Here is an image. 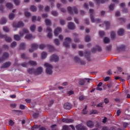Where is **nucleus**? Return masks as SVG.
<instances>
[{
    "mask_svg": "<svg viewBox=\"0 0 130 130\" xmlns=\"http://www.w3.org/2000/svg\"><path fill=\"white\" fill-rule=\"evenodd\" d=\"M44 68H46V73L47 75H52V73H53V71L52 69H53V67L52 65L48 62H45L44 64Z\"/></svg>",
    "mask_w": 130,
    "mask_h": 130,
    "instance_id": "1",
    "label": "nucleus"
},
{
    "mask_svg": "<svg viewBox=\"0 0 130 130\" xmlns=\"http://www.w3.org/2000/svg\"><path fill=\"white\" fill-rule=\"evenodd\" d=\"M42 72H43V68H42V67L38 68L37 70L33 69L28 70V73H29V74H35V75H40Z\"/></svg>",
    "mask_w": 130,
    "mask_h": 130,
    "instance_id": "2",
    "label": "nucleus"
},
{
    "mask_svg": "<svg viewBox=\"0 0 130 130\" xmlns=\"http://www.w3.org/2000/svg\"><path fill=\"white\" fill-rule=\"evenodd\" d=\"M30 10L32 12H36V11L37 10V9H36V7L34 6H32L30 7Z\"/></svg>",
    "mask_w": 130,
    "mask_h": 130,
    "instance_id": "32",
    "label": "nucleus"
},
{
    "mask_svg": "<svg viewBox=\"0 0 130 130\" xmlns=\"http://www.w3.org/2000/svg\"><path fill=\"white\" fill-rule=\"evenodd\" d=\"M9 122V125L13 126V125L14 124V121L12 120H10Z\"/></svg>",
    "mask_w": 130,
    "mask_h": 130,
    "instance_id": "48",
    "label": "nucleus"
},
{
    "mask_svg": "<svg viewBox=\"0 0 130 130\" xmlns=\"http://www.w3.org/2000/svg\"><path fill=\"white\" fill-rule=\"evenodd\" d=\"M87 106H86L85 108L83 109V110H82L83 114H87V111H86V110H87Z\"/></svg>",
    "mask_w": 130,
    "mask_h": 130,
    "instance_id": "36",
    "label": "nucleus"
},
{
    "mask_svg": "<svg viewBox=\"0 0 130 130\" xmlns=\"http://www.w3.org/2000/svg\"><path fill=\"white\" fill-rule=\"evenodd\" d=\"M98 48H99V49H97V48H93L92 51L93 52H95V51H96V50H98L99 51H100V50H101L100 47H98Z\"/></svg>",
    "mask_w": 130,
    "mask_h": 130,
    "instance_id": "47",
    "label": "nucleus"
},
{
    "mask_svg": "<svg viewBox=\"0 0 130 130\" xmlns=\"http://www.w3.org/2000/svg\"><path fill=\"white\" fill-rule=\"evenodd\" d=\"M76 128L77 130H88L86 127L82 125V124L77 125L76 126Z\"/></svg>",
    "mask_w": 130,
    "mask_h": 130,
    "instance_id": "8",
    "label": "nucleus"
},
{
    "mask_svg": "<svg viewBox=\"0 0 130 130\" xmlns=\"http://www.w3.org/2000/svg\"><path fill=\"white\" fill-rule=\"evenodd\" d=\"M115 15H116V17H119V16H120V12H118V11H117L116 12Z\"/></svg>",
    "mask_w": 130,
    "mask_h": 130,
    "instance_id": "59",
    "label": "nucleus"
},
{
    "mask_svg": "<svg viewBox=\"0 0 130 130\" xmlns=\"http://www.w3.org/2000/svg\"><path fill=\"white\" fill-rule=\"evenodd\" d=\"M39 47L40 49H43L45 47V45H44V44H41L40 45Z\"/></svg>",
    "mask_w": 130,
    "mask_h": 130,
    "instance_id": "51",
    "label": "nucleus"
},
{
    "mask_svg": "<svg viewBox=\"0 0 130 130\" xmlns=\"http://www.w3.org/2000/svg\"><path fill=\"white\" fill-rule=\"evenodd\" d=\"M45 24L47 26H49V25L51 24V22H50V20L46 19L45 20Z\"/></svg>",
    "mask_w": 130,
    "mask_h": 130,
    "instance_id": "28",
    "label": "nucleus"
},
{
    "mask_svg": "<svg viewBox=\"0 0 130 130\" xmlns=\"http://www.w3.org/2000/svg\"><path fill=\"white\" fill-rule=\"evenodd\" d=\"M123 33H124V30L122 28H120L118 30V35L121 36V35H123Z\"/></svg>",
    "mask_w": 130,
    "mask_h": 130,
    "instance_id": "20",
    "label": "nucleus"
},
{
    "mask_svg": "<svg viewBox=\"0 0 130 130\" xmlns=\"http://www.w3.org/2000/svg\"><path fill=\"white\" fill-rule=\"evenodd\" d=\"M54 43L56 45H59V42L58 41V39L54 40Z\"/></svg>",
    "mask_w": 130,
    "mask_h": 130,
    "instance_id": "45",
    "label": "nucleus"
},
{
    "mask_svg": "<svg viewBox=\"0 0 130 130\" xmlns=\"http://www.w3.org/2000/svg\"><path fill=\"white\" fill-rule=\"evenodd\" d=\"M24 15L25 16V17H26L27 18L29 17L30 16H31V14H30V13L28 12L27 11H25Z\"/></svg>",
    "mask_w": 130,
    "mask_h": 130,
    "instance_id": "39",
    "label": "nucleus"
},
{
    "mask_svg": "<svg viewBox=\"0 0 130 130\" xmlns=\"http://www.w3.org/2000/svg\"><path fill=\"white\" fill-rule=\"evenodd\" d=\"M33 117H34L35 118H36L38 117V113H35L33 114Z\"/></svg>",
    "mask_w": 130,
    "mask_h": 130,
    "instance_id": "57",
    "label": "nucleus"
},
{
    "mask_svg": "<svg viewBox=\"0 0 130 130\" xmlns=\"http://www.w3.org/2000/svg\"><path fill=\"white\" fill-rule=\"evenodd\" d=\"M51 128L52 130H58L57 129V128H56V124H54V125H52L51 126Z\"/></svg>",
    "mask_w": 130,
    "mask_h": 130,
    "instance_id": "42",
    "label": "nucleus"
},
{
    "mask_svg": "<svg viewBox=\"0 0 130 130\" xmlns=\"http://www.w3.org/2000/svg\"><path fill=\"white\" fill-rule=\"evenodd\" d=\"M124 48V46L123 45L119 46L117 47V51H121V50H122V49H123Z\"/></svg>",
    "mask_w": 130,
    "mask_h": 130,
    "instance_id": "23",
    "label": "nucleus"
},
{
    "mask_svg": "<svg viewBox=\"0 0 130 130\" xmlns=\"http://www.w3.org/2000/svg\"><path fill=\"white\" fill-rule=\"evenodd\" d=\"M7 8H8V9H13V5L11 3H7L6 4Z\"/></svg>",
    "mask_w": 130,
    "mask_h": 130,
    "instance_id": "31",
    "label": "nucleus"
},
{
    "mask_svg": "<svg viewBox=\"0 0 130 130\" xmlns=\"http://www.w3.org/2000/svg\"><path fill=\"white\" fill-rule=\"evenodd\" d=\"M13 2L16 6H18L20 4V1L19 0H13Z\"/></svg>",
    "mask_w": 130,
    "mask_h": 130,
    "instance_id": "40",
    "label": "nucleus"
},
{
    "mask_svg": "<svg viewBox=\"0 0 130 130\" xmlns=\"http://www.w3.org/2000/svg\"><path fill=\"white\" fill-rule=\"evenodd\" d=\"M108 0H94L95 4H104L106 2H107Z\"/></svg>",
    "mask_w": 130,
    "mask_h": 130,
    "instance_id": "19",
    "label": "nucleus"
},
{
    "mask_svg": "<svg viewBox=\"0 0 130 130\" xmlns=\"http://www.w3.org/2000/svg\"><path fill=\"white\" fill-rule=\"evenodd\" d=\"M38 47V46L37 44H32L31 45V49H29V52H33L34 50H36V49H37Z\"/></svg>",
    "mask_w": 130,
    "mask_h": 130,
    "instance_id": "10",
    "label": "nucleus"
},
{
    "mask_svg": "<svg viewBox=\"0 0 130 130\" xmlns=\"http://www.w3.org/2000/svg\"><path fill=\"white\" fill-rule=\"evenodd\" d=\"M62 122H66V123H71L72 122H74V120L72 119H62Z\"/></svg>",
    "mask_w": 130,
    "mask_h": 130,
    "instance_id": "15",
    "label": "nucleus"
},
{
    "mask_svg": "<svg viewBox=\"0 0 130 130\" xmlns=\"http://www.w3.org/2000/svg\"><path fill=\"white\" fill-rule=\"evenodd\" d=\"M99 33L100 36H101V37L104 36V35H105V33L103 31H100Z\"/></svg>",
    "mask_w": 130,
    "mask_h": 130,
    "instance_id": "44",
    "label": "nucleus"
},
{
    "mask_svg": "<svg viewBox=\"0 0 130 130\" xmlns=\"http://www.w3.org/2000/svg\"><path fill=\"white\" fill-rule=\"evenodd\" d=\"M72 42V40L70 38H67L65 40V42L63 43L64 46L65 47H69L70 46V43Z\"/></svg>",
    "mask_w": 130,
    "mask_h": 130,
    "instance_id": "4",
    "label": "nucleus"
},
{
    "mask_svg": "<svg viewBox=\"0 0 130 130\" xmlns=\"http://www.w3.org/2000/svg\"><path fill=\"white\" fill-rule=\"evenodd\" d=\"M20 47L21 48H24V47H25V44H24V43H22V44H21V45H20Z\"/></svg>",
    "mask_w": 130,
    "mask_h": 130,
    "instance_id": "64",
    "label": "nucleus"
},
{
    "mask_svg": "<svg viewBox=\"0 0 130 130\" xmlns=\"http://www.w3.org/2000/svg\"><path fill=\"white\" fill-rule=\"evenodd\" d=\"M90 19L92 23H100V22H101V20L100 19H95V18H94V16L92 15H90Z\"/></svg>",
    "mask_w": 130,
    "mask_h": 130,
    "instance_id": "9",
    "label": "nucleus"
},
{
    "mask_svg": "<svg viewBox=\"0 0 130 130\" xmlns=\"http://www.w3.org/2000/svg\"><path fill=\"white\" fill-rule=\"evenodd\" d=\"M3 57L5 58H7V57H9V54H8V53H4V55H3Z\"/></svg>",
    "mask_w": 130,
    "mask_h": 130,
    "instance_id": "50",
    "label": "nucleus"
},
{
    "mask_svg": "<svg viewBox=\"0 0 130 130\" xmlns=\"http://www.w3.org/2000/svg\"><path fill=\"white\" fill-rule=\"evenodd\" d=\"M33 38H35V37L32 36V35L28 34L25 36L26 39H33Z\"/></svg>",
    "mask_w": 130,
    "mask_h": 130,
    "instance_id": "22",
    "label": "nucleus"
},
{
    "mask_svg": "<svg viewBox=\"0 0 130 130\" xmlns=\"http://www.w3.org/2000/svg\"><path fill=\"white\" fill-rule=\"evenodd\" d=\"M64 108L65 109H67L68 110H70V109H72V105L69 103H67L64 104Z\"/></svg>",
    "mask_w": 130,
    "mask_h": 130,
    "instance_id": "13",
    "label": "nucleus"
},
{
    "mask_svg": "<svg viewBox=\"0 0 130 130\" xmlns=\"http://www.w3.org/2000/svg\"><path fill=\"white\" fill-rule=\"evenodd\" d=\"M68 28L71 29V30L73 29H75V24L73 22H70L68 24Z\"/></svg>",
    "mask_w": 130,
    "mask_h": 130,
    "instance_id": "17",
    "label": "nucleus"
},
{
    "mask_svg": "<svg viewBox=\"0 0 130 130\" xmlns=\"http://www.w3.org/2000/svg\"><path fill=\"white\" fill-rule=\"evenodd\" d=\"M58 56L56 55H53L50 58V61H58Z\"/></svg>",
    "mask_w": 130,
    "mask_h": 130,
    "instance_id": "6",
    "label": "nucleus"
},
{
    "mask_svg": "<svg viewBox=\"0 0 130 130\" xmlns=\"http://www.w3.org/2000/svg\"><path fill=\"white\" fill-rule=\"evenodd\" d=\"M51 31L52 30L50 27L47 28V32L48 33V37H49V38H51L52 36V34H51Z\"/></svg>",
    "mask_w": 130,
    "mask_h": 130,
    "instance_id": "16",
    "label": "nucleus"
},
{
    "mask_svg": "<svg viewBox=\"0 0 130 130\" xmlns=\"http://www.w3.org/2000/svg\"><path fill=\"white\" fill-rule=\"evenodd\" d=\"M62 130H70V127L68 125H64Z\"/></svg>",
    "mask_w": 130,
    "mask_h": 130,
    "instance_id": "41",
    "label": "nucleus"
},
{
    "mask_svg": "<svg viewBox=\"0 0 130 130\" xmlns=\"http://www.w3.org/2000/svg\"><path fill=\"white\" fill-rule=\"evenodd\" d=\"M109 9L110 11H113V10L114 9V5L112 4L110 5L109 6Z\"/></svg>",
    "mask_w": 130,
    "mask_h": 130,
    "instance_id": "38",
    "label": "nucleus"
},
{
    "mask_svg": "<svg viewBox=\"0 0 130 130\" xmlns=\"http://www.w3.org/2000/svg\"><path fill=\"white\" fill-rule=\"evenodd\" d=\"M60 23L61 25H64V24H65L64 20H60Z\"/></svg>",
    "mask_w": 130,
    "mask_h": 130,
    "instance_id": "60",
    "label": "nucleus"
},
{
    "mask_svg": "<svg viewBox=\"0 0 130 130\" xmlns=\"http://www.w3.org/2000/svg\"><path fill=\"white\" fill-rule=\"evenodd\" d=\"M0 38H5L6 41L8 42H10L12 41V39L9 37H7V36H4L3 35H1L0 33Z\"/></svg>",
    "mask_w": 130,
    "mask_h": 130,
    "instance_id": "11",
    "label": "nucleus"
},
{
    "mask_svg": "<svg viewBox=\"0 0 130 130\" xmlns=\"http://www.w3.org/2000/svg\"><path fill=\"white\" fill-rule=\"evenodd\" d=\"M24 26V23H23L22 22H19L18 24H17L16 22H14L13 23V28H20V27H23Z\"/></svg>",
    "mask_w": 130,
    "mask_h": 130,
    "instance_id": "5",
    "label": "nucleus"
},
{
    "mask_svg": "<svg viewBox=\"0 0 130 130\" xmlns=\"http://www.w3.org/2000/svg\"><path fill=\"white\" fill-rule=\"evenodd\" d=\"M3 30L5 31V32H9V28L7 26H4L3 27Z\"/></svg>",
    "mask_w": 130,
    "mask_h": 130,
    "instance_id": "43",
    "label": "nucleus"
},
{
    "mask_svg": "<svg viewBox=\"0 0 130 130\" xmlns=\"http://www.w3.org/2000/svg\"><path fill=\"white\" fill-rule=\"evenodd\" d=\"M10 66H11V62H7L6 63H5L2 67L3 69H6L7 68H9V67H10Z\"/></svg>",
    "mask_w": 130,
    "mask_h": 130,
    "instance_id": "21",
    "label": "nucleus"
},
{
    "mask_svg": "<svg viewBox=\"0 0 130 130\" xmlns=\"http://www.w3.org/2000/svg\"><path fill=\"white\" fill-rule=\"evenodd\" d=\"M36 29V26L34 25H31L30 27V31H31V32H34V31H35Z\"/></svg>",
    "mask_w": 130,
    "mask_h": 130,
    "instance_id": "25",
    "label": "nucleus"
},
{
    "mask_svg": "<svg viewBox=\"0 0 130 130\" xmlns=\"http://www.w3.org/2000/svg\"><path fill=\"white\" fill-rule=\"evenodd\" d=\"M120 113H121V111H120V110H118L117 111V116H119V115H120Z\"/></svg>",
    "mask_w": 130,
    "mask_h": 130,
    "instance_id": "56",
    "label": "nucleus"
},
{
    "mask_svg": "<svg viewBox=\"0 0 130 130\" xmlns=\"http://www.w3.org/2000/svg\"><path fill=\"white\" fill-rule=\"evenodd\" d=\"M84 9H88V4L87 3H85L83 5Z\"/></svg>",
    "mask_w": 130,
    "mask_h": 130,
    "instance_id": "61",
    "label": "nucleus"
},
{
    "mask_svg": "<svg viewBox=\"0 0 130 130\" xmlns=\"http://www.w3.org/2000/svg\"><path fill=\"white\" fill-rule=\"evenodd\" d=\"M47 56V54L45 52H43L41 54L42 58H45Z\"/></svg>",
    "mask_w": 130,
    "mask_h": 130,
    "instance_id": "27",
    "label": "nucleus"
},
{
    "mask_svg": "<svg viewBox=\"0 0 130 130\" xmlns=\"http://www.w3.org/2000/svg\"><path fill=\"white\" fill-rule=\"evenodd\" d=\"M110 79V77H105L104 78V80L105 81V82H107V81H109V79Z\"/></svg>",
    "mask_w": 130,
    "mask_h": 130,
    "instance_id": "52",
    "label": "nucleus"
},
{
    "mask_svg": "<svg viewBox=\"0 0 130 130\" xmlns=\"http://www.w3.org/2000/svg\"><path fill=\"white\" fill-rule=\"evenodd\" d=\"M85 40L86 42H89V41H91V38L89 36H86L85 37Z\"/></svg>",
    "mask_w": 130,
    "mask_h": 130,
    "instance_id": "30",
    "label": "nucleus"
},
{
    "mask_svg": "<svg viewBox=\"0 0 130 130\" xmlns=\"http://www.w3.org/2000/svg\"><path fill=\"white\" fill-rule=\"evenodd\" d=\"M9 18L10 20H13V18H15V14L13 13L9 14Z\"/></svg>",
    "mask_w": 130,
    "mask_h": 130,
    "instance_id": "35",
    "label": "nucleus"
},
{
    "mask_svg": "<svg viewBox=\"0 0 130 130\" xmlns=\"http://www.w3.org/2000/svg\"><path fill=\"white\" fill-rule=\"evenodd\" d=\"M29 63L31 66H36V64H37V63L36 62V61H32V60L29 61Z\"/></svg>",
    "mask_w": 130,
    "mask_h": 130,
    "instance_id": "34",
    "label": "nucleus"
},
{
    "mask_svg": "<svg viewBox=\"0 0 130 130\" xmlns=\"http://www.w3.org/2000/svg\"><path fill=\"white\" fill-rule=\"evenodd\" d=\"M28 33H29V30H28V29L26 28H24L23 29L22 31H20L19 35L20 37H23V36H24L25 34H27Z\"/></svg>",
    "mask_w": 130,
    "mask_h": 130,
    "instance_id": "7",
    "label": "nucleus"
},
{
    "mask_svg": "<svg viewBox=\"0 0 130 130\" xmlns=\"http://www.w3.org/2000/svg\"><path fill=\"white\" fill-rule=\"evenodd\" d=\"M20 109H25V106L21 105L20 106Z\"/></svg>",
    "mask_w": 130,
    "mask_h": 130,
    "instance_id": "63",
    "label": "nucleus"
},
{
    "mask_svg": "<svg viewBox=\"0 0 130 130\" xmlns=\"http://www.w3.org/2000/svg\"><path fill=\"white\" fill-rule=\"evenodd\" d=\"M68 94L69 95H73V94H74V91L70 90L68 92Z\"/></svg>",
    "mask_w": 130,
    "mask_h": 130,
    "instance_id": "49",
    "label": "nucleus"
},
{
    "mask_svg": "<svg viewBox=\"0 0 130 130\" xmlns=\"http://www.w3.org/2000/svg\"><path fill=\"white\" fill-rule=\"evenodd\" d=\"M115 36H116L115 32L114 31H112L111 32V37L112 39H113V38H115Z\"/></svg>",
    "mask_w": 130,
    "mask_h": 130,
    "instance_id": "37",
    "label": "nucleus"
},
{
    "mask_svg": "<svg viewBox=\"0 0 130 130\" xmlns=\"http://www.w3.org/2000/svg\"><path fill=\"white\" fill-rule=\"evenodd\" d=\"M123 125L124 127H127V125H128V123H126V122H123Z\"/></svg>",
    "mask_w": 130,
    "mask_h": 130,
    "instance_id": "58",
    "label": "nucleus"
},
{
    "mask_svg": "<svg viewBox=\"0 0 130 130\" xmlns=\"http://www.w3.org/2000/svg\"><path fill=\"white\" fill-rule=\"evenodd\" d=\"M14 39L15 40H20V39H21V37L18 35H14Z\"/></svg>",
    "mask_w": 130,
    "mask_h": 130,
    "instance_id": "33",
    "label": "nucleus"
},
{
    "mask_svg": "<svg viewBox=\"0 0 130 130\" xmlns=\"http://www.w3.org/2000/svg\"><path fill=\"white\" fill-rule=\"evenodd\" d=\"M16 46H17V43L16 42H13L11 44L12 47H15Z\"/></svg>",
    "mask_w": 130,
    "mask_h": 130,
    "instance_id": "54",
    "label": "nucleus"
},
{
    "mask_svg": "<svg viewBox=\"0 0 130 130\" xmlns=\"http://www.w3.org/2000/svg\"><path fill=\"white\" fill-rule=\"evenodd\" d=\"M6 23H7V20H6V18H3L0 21V24H1V25H4V24H6Z\"/></svg>",
    "mask_w": 130,
    "mask_h": 130,
    "instance_id": "26",
    "label": "nucleus"
},
{
    "mask_svg": "<svg viewBox=\"0 0 130 130\" xmlns=\"http://www.w3.org/2000/svg\"><path fill=\"white\" fill-rule=\"evenodd\" d=\"M106 121H107V118L105 117V118L103 119V123H105V122H106Z\"/></svg>",
    "mask_w": 130,
    "mask_h": 130,
    "instance_id": "62",
    "label": "nucleus"
},
{
    "mask_svg": "<svg viewBox=\"0 0 130 130\" xmlns=\"http://www.w3.org/2000/svg\"><path fill=\"white\" fill-rule=\"evenodd\" d=\"M68 10L71 14H78V9L76 7L72 8L71 7H68Z\"/></svg>",
    "mask_w": 130,
    "mask_h": 130,
    "instance_id": "3",
    "label": "nucleus"
},
{
    "mask_svg": "<svg viewBox=\"0 0 130 130\" xmlns=\"http://www.w3.org/2000/svg\"><path fill=\"white\" fill-rule=\"evenodd\" d=\"M86 125L90 127V128H92V127H94V123L92 121H88L86 122Z\"/></svg>",
    "mask_w": 130,
    "mask_h": 130,
    "instance_id": "14",
    "label": "nucleus"
},
{
    "mask_svg": "<svg viewBox=\"0 0 130 130\" xmlns=\"http://www.w3.org/2000/svg\"><path fill=\"white\" fill-rule=\"evenodd\" d=\"M98 113H99V112L95 110H92L90 112V114H98Z\"/></svg>",
    "mask_w": 130,
    "mask_h": 130,
    "instance_id": "29",
    "label": "nucleus"
},
{
    "mask_svg": "<svg viewBox=\"0 0 130 130\" xmlns=\"http://www.w3.org/2000/svg\"><path fill=\"white\" fill-rule=\"evenodd\" d=\"M85 99V96L81 95L79 97V100L80 101L84 100Z\"/></svg>",
    "mask_w": 130,
    "mask_h": 130,
    "instance_id": "55",
    "label": "nucleus"
},
{
    "mask_svg": "<svg viewBox=\"0 0 130 130\" xmlns=\"http://www.w3.org/2000/svg\"><path fill=\"white\" fill-rule=\"evenodd\" d=\"M84 84H85V80H81L79 81V85H84Z\"/></svg>",
    "mask_w": 130,
    "mask_h": 130,
    "instance_id": "46",
    "label": "nucleus"
},
{
    "mask_svg": "<svg viewBox=\"0 0 130 130\" xmlns=\"http://www.w3.org/2000/svg\"><path fill=\"white\" fill-rule=\"evenodd\" d=\"M104 43H109V42H110V40L108 38H104Z\"/></svg>",
    "mask_w": 130,
    "mask_h": 130,
    "instance_id": "24",
    "label": "nucleus"
},
{
    "mask_svg": "<svg viewBox=\"0 0 130 130\" xmlns=\"http://www.w3.org/2000/svg\"><path fill=\"white\" fill-rule=\"evenodd\" d=\"M109 26H110V23L108 21H106L104 22V24H103V25L102 26L103 27H106V29L109 27Z\"/></svg>",
    "mask_w": 130,
    "mask_h": 130,
    "instance_id": "18",
    "label": "nucleus"
},
{
    "mask_svg": "<svg viewBox=\"0 0 130 130\" xmlns=\"http://www.w3.org/2000/svg\"><path fill=\"white\" fill-rule=\"evenodd\" d=\"M97 107H103V103H100L97 105Z\"/></svg>",
    "mask_w": 130,
    "mask_h": 130,
    "instance_id": "53",
    "label": "nucleus"
},
{
    "mask_svg": "<svg viewBox=\"0 0 130 130\" xmlns=\"http://www.w3.org/2000/svg\"><path fill=\"white\" fill-rule=\"evenodd\" d=\"M61 28L60 27H57L55 29L54 31V35L55 36H57V35H58L59 33H61Z\"/></svg>",
    "mask_w": 130,
    "mask_h": 130,
    "instance_id": "12",
    "label": "nucleus"
}]
</instances>
